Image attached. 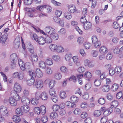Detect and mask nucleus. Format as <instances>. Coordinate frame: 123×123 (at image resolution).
Here are the masks:
<instances>
[{
    "instance_id": "18",
    "label": "nucleus",
    "mask_w": 123,
    "mask_h": 123,
    "mask_svg": "<svg viewBox=\"0 0 123 123\" xmlns=\"http://www.w3.org/2000/svg\"><path fill=\"white\" fill-rule=\"evenodd\" d=\"M113 111V110L112 107H110L104 111V114L105 116H107L112 112Z\"/></svg>"
},
{
    "instance_id": "59",
    "label": "nucleus",
    "mask_w": 123,
    "mask_h": 123,
    "mask_svg": "<svg viewBox=\"0 0 123 123\" xmlns=\"http://www.w3.org/2000/svg\"><path fill=\"white\" fill-rule=\"evenodd\" d=\"M53 59L56 61H59L60 59V57L57 55H55L53 56Z\"/></svg>"
},
{
    "instance_id": "48",
    "label": "nucleus",
    "mask_w": 123,
    "mask_h": 123,
    "mask_svg": "<svg viewBox=\"0 0 123 123\" xmlns=\"http://www.w3.org/2000/svg\"><path fill=\"white\" fill-rule=\"evenodd\" d=\"M30 91L29 89H25L23 92V94L25 96H27L29 95Z\"/></svg>"
},
{
    "instance_id": "25",
    "label": "nucleus",
    "mask_w": 123,
    "mask_h": 123,
    "mask_svg": "<svg viewBox=\"0 0 123 123\" xmlns=\"http://www.w3.org/2000/svg\"><path fill=\"white\" fill-rule=\"evenodd\" d=\"M12 119L13 121L16 123H18L21 121L20 117L16 115L13 116Z\"/></svg>"
},
{
    "instance_id": "45",
    "label": "nucleus",
    "mask_w": 123,
    "mask_h": 123,
    "mask_svg": "<svg viewBox=\"0 0 123 123\" xmlns=\"http://www.w3.org/2000/svg\"><path fill=\"white\" fill-rule=\"evenodd\" d=\"M81 112V111L80 109L76 108L74 110V113L76 115H78L80 114Z\"/></svg>"
},
{
    "instance_id": "24",
    "label": "nucleus",
    "mask_w": 123,
    "mask_h": 123,
    "mask_svg": "<svg viewBox=\"0 0 123 123\" xmlns=\"http://www.w3.org/2000/svg\"><path fill=\"white\" fill-rule=\"evenodd\" d=\"M45 62L46 64L49 66H51L53 64L52 60L51 58H47Z\"/></svg>"
},
{
    "instance_id": "27",
    "label": "nucleus",
    "mask_w": 123,
    "mask_h": 123,
    "mask_svg": "<svg viewBox=\"0 0 123 123\" xmlns=\"http://www.w3.org/2000/svg\"><path fill=\"white\" fill-rule=\"evenodd\" d=\"M41 98L43 100H45L47 99L48 98L47 94L45 92H42L41 94Z\"/></svg>"
},
{
    "instance_id": "52",
    "label": "nucleus",
    "mask_w": 123,
    "mask_h": 123,
    "mask_svg": "<svg viewBox=\"0 0 123 123\" xmlns=\"http://www.w3.org/2000/svg\"><path fill=\"white\" fill-rule=\"evenodd\" d=\"M32 0H24V2L25 5H30L32 3Z\"/></svg>"
},
{
    "instance_id": "28",
    "label": "nucleus",
    "mask_w": 123,
    "mask_h": 123,
    "mask_svg": "<svg viewBox=\"0 0 123 123\" xmlns=\"http://www.w3.org/2000/svg\"><path fill=\"white\" fill-rule=\"evenodd\" d=\"M41 112V114L42 115L44 114L46 112V107L43 105L39 107Z\"/></svg>"
},
{
    "instance_id": "23",
    "label": "nucleus",
    "mask_w": 123,
    "mask_h": 123,
    "mask_svg": "<svg viewBox=\"0 0 123 123\" xmlns=\"http://www.w3.org/2000/svg\"><path fill=\"white\" fill-rule=\"evenodd\" d=\"M57 46L54 44H51L49 46V48L51 51L53 52L56 51L57 49Z\"/></svg>"
},
{
    "instance_id": "26",
    "label": "nucleus",
    "mask_w": 123,
    "mask_h": 123,
    "mask_svg": "<svg viewBox=\"0 0 123 123\" xmlns=\"http://www.w3.org/2000/svg\"><path fill=\"white\" fill-rule=\"evenodd\" d=\"M118 103L117 101L114 100L111 103V106L112 108L116 107L118 105Z\"/></svg>"
},
{
    "instance_id": "57",
    "label": "nucleus",
    "mask_w": 123,
    "mask_h": 123,
    "mask_svg": "<svg viewBox=\"0 0 123 123\" xmlns=\"http://www.w3.org/2000/svg\"><path fill=\"white\" fill-rule=\"evenodd\" d=\"M108 119L107 117H102L100 120L101 123H105L108 120Z\"/></svg>"
},
{
    "instance_id": "35",
    "label": "nucleus",
    "mask_w": 123,
    "mask_h": 123,
    "mask_svg": "<svg viewBox=\"0 0 123 123\" xmlns=\"http://www.w3.org/2000/svg\"><path fill=\"white\" fill-rule=\"evenodd\" d=\"M118 87V85L115 83L111 87V89L113 91L115 92L117 90Z\"/></svg>"
},
{
    "instance_id": "7",
    "label": "nucleus",
    "mask_w": 123,
    "mask_h": 123,
    "mask_svg": "<svg viewBox=\"0 0 123 123\" xmlns=\"http://www.w3.org/2000/svg\"><path fill=\"white\" fill-rule=\"evenodd\" d=\"M8 38V34L7 33H5L2 35L0 38V42L3 44H4Z\"/></svg>"
},
{
    "instance_id": "29",
    "label": "nucleus",
    "mask_w": 123,
    "mask_h": 123,
    "mask_svg": "<svg viewBox=\"0 0 123 123\" xmlns=\"http://www.w3.org/2000/svg\"><path fill=\"white\" fill-rule=\"evenodd\" d=\"M31 102L33 105H36L38 103V100L35 98H33L31 99Z\"/></svg>"
},
{
    "instance_id": "40",
    "label": "nucleus",
    "mask_w": 123,
    "mask_h": 123,
    "mask_svg": "<svg viewBox=\"0 0 123 123\" xmlns=\"http://www.w3.org/2000/svg\"><path fill=\"white\" fill-rule=\"evenodd\" d=\"M98 52L96 50H93L91 52V55L92 56L94 57H96L98 55Z\"/></svg>"
},
{
    "instance_id": "9",
    "label": "nucleus",
    "mask_w": 123,
    "mask_h": 123,
    "mask_svg": "<svg viewBox=\"0 0 123 123\" xmlns=\"http://www.w3.org/2000/svg\"><path fill=\"white\" fill-rule=\"evenodd\" d=\"M14 89L16 92H19L21 90V87L18 83H16L14 86Z\"/></svg>"
},
{
    "instance_id": "43",
    "label": "nucleus",
    "mask_w": 123,
    "mask_h": 123,
    "mask_svg": "<svg viewBox=\"0 0 123 123\" xmlns=\"http://www.w3.org/2000/svg\"><path fill=\"white\" fill-rule=\"evenodd\" d=\"M84 46L87 49H88L91 46V44L88 42H86L84 44Z\"/></svg>"
},
{
    "instance_id": "31",
    "label": "nucleus",
    "mask_w": 123,
    "mask_h": 123,
    "mask_svg": "<svg viewBox=\"0 0 123 123\" xmlns=\"http://www.w3.org/2000/svg\"><path fill=\"white\" fill-rule=\"evenodd\" d=\"M102 90L105 92H108L109 90L110 87L108 85H104L102 87Z\"/></svg>"
},
{
    "instance_id": "22",
    "label": "nucleus",
    "mask_w": 123,
    "mask_h": 123,
    "mask_svg": "<svg viewBox=\"0 0 123 123\" xmlns=\"http://www.w3.org/2000/svg\"><path fill=\"white\" fill-rule=\"evenodd\" d=\"M56 84V82L55 80H51L49 83V86L50 89H52L54 87Z\"/></svg>"
},
{
    "instance_id": "36",
    "label": "nucleus",
    "mask_w": 123,
    "mask_h": 123,
    "mask_svg": "<svg viewBox=\"0 0 123 123\" xmlns=\"http://www.w3.org/2000/svg\"><path fill=\"white\" fill-rule=\"evenodd\" d=\"M34 79L31 78L30 80H27V84L29 86L33 85L35 82V80Z\"/></svg>"
},
{
    "instance_id": "11",
    "label": "nucleus",
    "mask_w": 123,
    "mask_h": 123,
    "mask_svg": "<svg viewBox=\"0 0 123 123\" xmlns=\"http://www.w3.org/2000/svg\"><path fill=\"white\" fill-rule=\"evenodd\" d=\"M22 103L25 105H29L30 103V100L29 98L27 97H22L21 99Z\"/></svg>"
},
{
    "instance_id": "64",
    "label": "nucleus",
    "mask_w": 123,
    "mask_h": 123,
    "mask_svg": "<svg viewBox=\"0 0 123 123\" xmlns=\"http://www.w3.org/2000/svg\"><path fill=\"white\" fill-rule=\"evenodd\" d=\"M78 71L80 73H83L85 71V69L83 67H80L78 69Z\"/></svg>"
},
{
    "instance_id": "50",
    "label": "nucleus",
    "mask_w": 123,
    "mask_h": 123,
    "mask_svg": "<svg viewBox=\"0 0 123 123\" xmlns=\"http://www.w3.org/2000/svg\"><path fill=\"white\" fill-rule=\"evenodd\" d=\"M45 43L46 42L48 43H50L52 42V39L49 36H48L45 38Z\"/></svg>"
},
{
    "instance_id": "32",
    "label": "nucleus",
    "mask_w": 123,
    "mask_h": 123,
    "mask_svg": "<svg viewBox=\"0 0 123 123\" xmlns=\"http://www.w3.org/2000/svg\"><path fill=\"white\" fill-rule=\"evenodd\" d=\"M15 112L19 116L22 115L23 113L22 110L20 108H18L16 110Z\"/></svg>"
},
{
    "instance_id": "42",
    "label": "nucleus",
    "mask_w": 123,
    "mask_h": 123,
    "mask_svg": "<svg viewBox=\"0 0 123 123\" xmlns=\"http://www.w3.org/2000/svg\"><path fill=\"white\" fill-rule=\"evenodd\" d=\"M94 115L96 117L99 116L101 114L100 111L99 110H95L94 112Z\"/></svg>"
},
{
    "instance_id": "49",
    "label": "nucleus",
    "mask_w": 123,
    "mask_h": 123,
    "mask_svg": "<svg viewBox=\"0 0 123 123\" xmlns=\"http://www.w3.org/2000/svg\"><path fill=\"white\" fill-rule=\"evenodd\" d=\"M64 51V49L61 46H58L57 48V49L56 51L58 52H63Z\"/></svg>"
},
{
    "instance_id": "56",
    "label": "nucleus",
    "mask_w": 123,
    "mask_h": 123,
    "mask_svg": "<svg viewBox=\"0 0 123 123\" xmlns=\"http://www.w3.org/2000/svg\"><path fill=\"white\" fill-rule=\"evenodd\" d=\"M13 98L15 100L18 101L20 99L21 97L17 93H16L13 96Z\"/></svg>"
},
{
    "instance_id": "44",
    "label": "nucleus",
    "mask_w": 123,
    "mask_h": 123,
    "mask_svg": "<svg viewBox=\"0 0 123 123\" xmlns=\"http://www.w3.org/2000/svg\"><path fill=\"white\" fill-rule=\"evenodd\" d=\"M84 76L88 79H90L92 77V75L91 73L87 72L85 73Z\"/></svg>"
},
{
    "instance_id": "17",
    "label": "nucleus",
    "mask_w": 123,
    "mask_h": 123,
    "mask_svg": "<svg viewBox=\"0 0 123 123\" xmlns=\"http://www.w3.org/2000/svg\"><path fill=\"white\" fill-rule=\"evenodd\" d=\"M21 109L23 112L25 113L28 112L30 109L29 107L27 105H24L21 106Z\"/></svg>"
},
{
    "instance_id": "6",
    "label": "nucleus",
    "mask_w": 123,
    "mask_h": 123,
    "mask_svg": "<svg viewBox=\"0 0 123 123\" xmlns=\"http://www.w3.org/2000/svg\"><path fill=\"white\" fill-rule=\"evenodd\" d=\"M0 112L1 115L6 116L8 114V111L6 107L4 106H1L0 109Z\"/></svg>"
},
{
    "instance_id": "51",
    "label": "nucleus",
    "mask_w": 123,
    "mask_h": 123,
    "mask_svg": "<svg viewBox=\"0 0 123 123\" xmlns=\"http://www.w3.org/2000/svg\"><path fill=\"white\" fill-rule=\"evenodd\" d=\"M46 72L47 74H50L52 73V70L50 68L47 67L46 68Z\"/></svg>"
},
{
    "instance_id": "30",
    "label": "nucleus",
    "mask_w": 123,
    "mask_h": 123,
    "mask_svg": "<svg viewBox=\"0 0 123 123\" xmlns=\"http://www.w3.org/2000/svg\"><path fill=\"white\" fill-rule=\"evenodd\" d=\"M72 15L70 12H66L65 13L64 17L67 19H70L72 18Z\"/></svg>"
},
{
    "instance_id": "3",
    "label": "nucleus",
    "mask_w": 123,
    "mask_h": 123,
    "mask_svg": "<svg viewBox=\"0 0 123 123\" xmlns=\"http://www.w3.org/2000/svg\"><path fill=\"white\" fill-rule=\"evenodd\" d=\"M35 85V86L38 89H41L43 87V83L41 80H36Z\"/></svg>"
},
{
    "instance_id": "39",
    "label": "nucleus",
    "mask_w": 123,
    "mask_h": 123,
    "mask_svg": "<svg viewBox=\"0 0 123 123\" xmlns=\"http://www.w3.org/2000/svg\"><path fill=\"white\" fill-rule=\"evenodd\" d=\"M46 63L44 62L40 61L39 63V66L40 67L42 68H45L46 67Z\"/></svg>"
},
{
    "instance_id": "63",
    "label": "nucleus",
    "mask_w": 123,
    "mask_h": 123,
    "mask_svg": "<svg viewBox=\"0 0 123 123\" xmlns=\"http://www.w3.org/2000/svg\"><path fill=\"white\" fill-rule=\"evenodd\" d=\"M62 13V12L61 11L59 10H56L55 12V15L57 17H60Z\"/></svg>"
},
{
    "instance_id": "33",
    "label": "nucleus",
    "mask_w": 123,
    "mask_h": 123,
    "mask_svg": "<svg viewBox=\"0 0 123 123\" xmlns=\"http://www.w3.org/2000/svg\"><path fill=\"white\" fill-rule=\"evenodd\" d=\"M31 57L32 62H36L38 60V58L36 54H32L31 55Z\"/></svg>"
},
{
    "instance_id": "1",
    "label": "nucleus",
    "mask_w": 123,
    "mask_h": 123,
    "mask_svg": "<svg viewBox=\"0 0 123 123\" xmlns=\"http://www.w3.org/2000/svg\"><path fill=\"white\" fill-rule=\"evenodd\" d=\"M45 32L51 35L53 39L54 40H56L58 38V35L55 33L54 29L51 27L47 26L45 28Z\"/></svg>"
},
{
    "instance_id": "62",
    "label": "nucleus",
    "mask_w": 123,
    "mask_h": 123,
    "mask_svg": "<svg viewBox=\"0 0 123 123\" xmlns=\"http://www.w3.org/2000/svg\"><path fill=\"white\" fill-rule=\"evenodd\" d=\"M49 94L51 96H54L55 94V91L54 89H51L49 91Z\"/></svg>"
},
{
    "instance_id": "10",
    "label": "nucleus",
    "mask_w": 123,
    "mask_h": 123,
    "mask_svg": "<svg viewBox=\"0 0 123 123\" xmlns=\"http://www.w3.org/2000/svg\"><path fill=\"white\" fill-rule=\"evenodd\" d=\"M92 26V24L91 22H86L83 25V27L86 30H88L91 29Z\"/></svg>"
},
{
    "instance_id": "41",
    "label": "nucleus",
    "mask_w": 123,
    "mask_h": 123,
    "mask_svg": "<svg viewBox=\"0 0 123 123\" xmlns=\"http://www.w3.org/2000/svg\"><path fill=\"white\" fill-rule=\"evenodd\" d=\"M60 97L62 99L65 98L67 97L66 93L64 91H61L60 92Z\"/></svg>"
},
{
    "instance_id": "2",
    "label": "nucleus",
    "mask_w": 123,
    "mask_h": 123,
    "mask_svg": "<svg viewBox=\"0 0 123 123\" xmlns=\"http://www.w3.org/2000/svg\"><path fill=\"white\" fill-rule=\"evenodd\" d=\"M92 44L96 48H99L101 45V42L98 40L97 37L95 35L93 36L92 37Z\"/></svg>"
},
{
    "instance_id": "19",
    "label": "nucleus",
    "mask_w": 123,
    "mask_h": 123,
    "mask_svg": "<svg viewBox=\"0 0 123 123\" xmlns=\"http://www.w3.org/2000/svg\"><path fill=\"white\" fill-rule=\"evenodd\" d=\"M9 101L10 104L12 106H16L17 104V101L12 97L9 98Z\"/></svg>"
},
{
    "instance_id": "14",
    "label": "nucleus",
    "mask_w": 123,
    "mask_h": 123,
    "mask_svg": "<svg viewBox=\"0 0 123 123\" xmlns=\"http://www.w3.org/2000/svg\"><path fill=\"white\" fill-rule=\"evenodd\" d=\"M74 62L77 66H79L80 65L81 63L78 56H74L72 57Z\"/></svg>"
},
{
    "instance_id": "4",
    "label": "nucleus",
    "mask_w": 123,
    "mask_h": 123,
    "mask_svg": "<svg viewBox=\"0 0 123 123\" xmlns=\"http://www.w3.org/2000/svg\"><path fill=\"white\" fill-rule=\"evenodd\" d=\"M13 77L15 78H18L20 80H22L24 78V74L22 72H20L18 73V72H16L12 74Z\"/></svg>"
},
{
    "instance_id": "8",
    "label": "nucleus",
    "mask_w": 123,
    "mask_h": 123,
    "mask_svg": "<svg viewBox=\"0 0 123 123\" xmlns=\"http://www.w3.org/2000/svg\"><path fill=\"white\" fill-rule=\"evenodd\" d=\"M36 76L38 78H42L43 74L41 70L39 68H37L35 71Z\"/></svg>"
},
{
    "instance_id": "58",
    "label": "nucleus",
    "mask_w": 123,
    "mask_h": 123,
    "mask_svg": "<svg viewBox=\"0 0 123 123\" xmlns=\"http://www.w3.org/2000/svg\"><path fill=\"white\" fill-rule=\"evenodd\" d=\"M80 21L81 23L84 24L87 22L86 17L85 16H83L81 17L80 19Z\"/></svg>"
},
{
    "instance_id": "34",
    "label": "nucleus",
    "mask_w": 123,
    "mask_h": 123,
    "mask_svg": "<svg viewBox=\"0 0 123 123\" xmlns=\"http://www.w3.org/2000/svg\"><path fill=\"white\" fill-rule=\"evenodd\" d=\"M78 98L75 96H73L71 98V101L74 104L76 103L78 101Z\"/></svg>"
},
{
    "instance_id": "60",
    "label": "nucleus",
    "mask_w": 123,
    "mask_h": 123,
    "mask_svg": "<svg viewBox=\"0 0 123 123\" xmlns=\"http://www.w3.org/2000/svg\"><path fill=\"white\" fill-rule=\"evenodd\" d=\"M65 57L66 60L67 61H69L71 59V55L70 54H67L65 56Z\"/></svg>"
},
{
    "instance_id": "55",
    "label": "nucleus",
    "mask_w": 123,
    "mask_h": 123,
    "mask_svg": "<svg viewBox=\"0 0 123 123\" xmlns=\"http://www.w3.org/2000/svg\"><path fill=\"white\" fill-rule=\"evenodd\" d=\"M122 91H120L117 93L116 97L117 99H119L122 97Z\"/></svg>"
},
{
    "instance_id": "54",
    "label": "nucleus",
    "mask_w": 123,
    "mask_h": 123,
    "mask_svg": "<svg viewBox=\"0 0 123 123\" xmlns=\"http://www.w3.org/2000/svg\"><path fill=\"white\" fill-rule=\"evenodd\" d=\"M94 85L96 86H98L101 84L100 81L98 80H95L94 82Z\"/></svg>"
},
{
    "instance_id": "16",
    "label": "nucleus",
    "mask_w": 123,
    "mask_h": 123,
    "mask_svg": "<svg viewBox=\"0 0 123 123\" xmlns=\"http://www.w3.org/2000/svg\"><path fill=\"white\" fill-rule=\"evenodd\" d=\"M99 51L101 54H106L108 52V50L106 46H103L100 48Z\"/></svg>"
},
{
    "instance_id": "38",
    "label": "nucleus",
    "mask_w": 123,
    "mask_h": 123,
    "mask_svg": "<svg viewBox=\"0 0 123 123\" xmlns=\"http://www.w3.org/2000/svg\"><path fill=\"white\" fill-rule=\"evenodd\" d=\"M57 116L58 115L55 112H52L50 113V117L51 119H53L57 117Z\"/></svg>"
},
{
    "instance_id": "5",
    "label": "nucleus",
    "mask_w": 123,
    "mask_h": 123,
    "mask_svg": "<svg viewBox=\"0 0 123 123\" xmlns=\"http://www.w3.org/2000/svg\"><path fill=\"white\" fill-rule=\"evenodd\" d=\"M20 38L19 37H17L15 39L13 45L15 49H18L19 48L20 44Z\"/></svg>"
},
{
    "instance_id": "13",
    "label": "nucleus",
    "mask_w": 123,
    "mask_h": 123,
    "mask_svg": "<svg viewBox=\"0 0 123 123\" xmlns=\"http://www.w3.org/2000/svg\"><path fill=\"white\" fill-rule=\"evenodd\" d=\"M10 58L11 62H16L18 59L17 55L16 53H13L10 55Z\"/></svg>"
},
{
    "instance_id": "47",
    "label": "nucleus",
    "mask_w": 123,
    "mask_h": 123,
    "mask_svg": "<svg viewBox=\"0 0 123 123\" xmlns=\"http://www.w3.org/2000/svg\"><path fill=\"white\" fill-rule=\"evenodd\" d=\"M41 94L39 92H37L35 93L34 98L38 100L41 98Z\"/></svg>"
},
{
    "instance_id": "15",
    "label": "nucleus",
    "mask_w": 123,
    "mask_h": 123,
    "mask_svg": "<svg viewBox=\"0 0 123 123\" xmlns=\"http://www.w3.org/2000/svg\"><path fill=\"white\" fill-rule=\"evenodd\" d=\"M18 63L21 69L22 70H24L25 69V64L23 61L20 59H19L18 61Z\"/></svg>"
},
{
    "instance_id": "53",
    "label": "nucleus",
    "mask_w": 123,
    "mask_h": 123,
    "mask_svg": "<svg viewBox=\"0 0 123 123\" xmlns=\"http://www.w3.org/2000/svg\"><path fill=\"white\" fill-rule=\"evenodd\" d=\"M98 102L99 104L103 105L105 103V100L104 98H101L99 99Z\"/></svg>"
},
{
    "instance_id": "20",
    "label": "nucleus",
    "mask_w": 123,
    "mask_h": 123,
    "mask_svg": "<svg viewBox=\"0 0 123 123\" xmlns=\"http://www.w3.org/2000/svg\"><path fill=\"white\" fill-rule=\"evenodd\" d=\"M65 105L69 108H73L76 106V105L74 103H71L69 101L66 102L65 104Z\"/></svg>"
},
{
    "instance_id": "21",
    "label": "nucleus",
    "mask_w": 123,
    "mask_h": 123,
    "mask_svg": "<svg viewBox=\"0 0 123 123\" xmlns=\"http://www.w3.org/2000/svg\"><path fill=\"white\" fill-rule=\"evenodd\" d=\"M38 40V41H37V42L40 45L44 44L45 43L44 38L42 37H39Z\"/></svg>"
},
{
    "instance_id": "12",
    "label": "nucleus",
    "mask_w": 123,
    "mask_h": 123,
    "mask_svg": "<svg viewBox=\"0 0 123 123\" xmlns=\"http://www.w3.org/2000/svg\"><path fill=\"white\" fill-rule=\"evenodd\" d=\"M68 10L70 12L72 13H74L76 11L75 7L73 5H70L68 6Z\"/></svg>"
},
{
    "instance_id": "46",
    "label": "nucleus",
    "mask_w": 123,
    "mask_h": 123,
    "mask_svg": "<svg viewBox=\"0 0 123 123\" xmlns=\"http://www.w3.org/2000/svg\"><path fill=\"white\" fill-rule=\"evenodd\" d=\"M34 111L37 114L39 115L41 114V111L39 107H36L34 108Z\"/></svg>"
},
{
    "instance_id": "37",
    "label": "nucleus",
    "mask_w": 123,
    "mask_h": 123,
    "mask_svg": "<svg viewBox=\"0 0 123 123\" xmlns=\"http://www.w3.org/2000/svg\"><path fill=\"white\" fill-rule=\"evenodd\" d=\"M55 78L58 80H60L62 77L61 74L59 72H57L55 73L54 75Z\"/></svg>"
},
{
    "instance_id": "61",
    "label": "nucleus",
    "mask_w": 123,
    "mask_h": 123,
    "mask_svg": "<svg viewBox=\"0 0 123 123\" xmlns=\"http://www.w3.org/2000/svg\"><path fill=\"white\" fill-rule=\"evenodd\" d=\"M91 84L90 83H87L85 85V89L86 90H88L91 88Z\"/></svg>"
}]
</instances>
